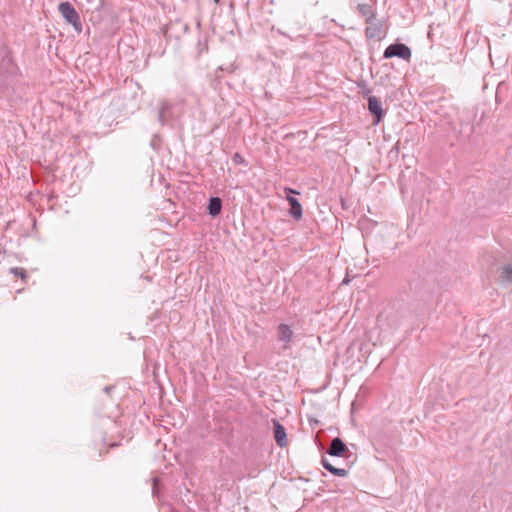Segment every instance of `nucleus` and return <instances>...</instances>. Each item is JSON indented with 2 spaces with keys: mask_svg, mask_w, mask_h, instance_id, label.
I'll return each instance as SVG.
<instances>
[{
  "mask_svg": "<svg viewBox=\"0 0 512 512\" xmlns=\"http://www.w3.org/2000/svg\"><path fill=\"white\" fill-rule=\"evenodd\" d=\"M59 12L62 17L71 24L78 32L82 30V23L78 12L75 10L70 2H62L58 6Z\"/></svg>",
  "mask_w": 512,
  "mask_h": 512,
  "instance_id": "obj_1",
  "label": "nucleus"
},
{
  "mask_svg": "<svg viewBox=\"0 0 512 512\" xmlns=\"http://www.w3.org/2000/svg\"><path fill=\"white\" fill-rule=\"evenodd\" d=\"M18 66L16 65L11 51L6 46L0 48V74L16 75Z\"/></svg>",
  "mask_w": 512,
  "mask_h": 512,
  "instance_id": "obj_2",
  "label": "nucleus"
},
{
  "mask_svg": "<svg viewBox=\"0 0 512 512\" xmlns=\"http://www.w3.org/2000/svg\"><path fill=\"white\" fill-rule=\"evenodd\" d=\"M383 57L389 59L392 57H398L404 60H409L411 57V49L403 43H394L389 45L384 53Z\"/></svg>",
  "mask_w": 512,
  "mask_h": 512,
  "instance_id": "obj_3",
  "label": "nucleus"
},
{
  "mask_svg": "<svg viewBox=\"0 0 512 512\" xmlns=\"http://www.w3.org/2000/svg\"><path fill=\"white\" fill-rule=\"evenodd\" d=\"M286 199L290 205L289 213L295 220H300L302 218V206L299 201L293 196L295 194H299L296 190L292 188L284 189Z\"/></svg>",
  "mask_w": 512,
  "mask_h": 512,
  "instance_id": "obj_4",
  "label": "nucleus"
},
{
  "mask_svg": "<svg viewBox=\"0 0 512 512\" xmlns=\"http://www.w3.org/2000/svg\"><path fill=\"white\" fill-rule=\"evenodd\" d=\"M368 110L373 117V124H379L383 118L384 110L382 108L381 101L377 97H368Z\"/></svg>",
  "mask_w": 512,
  "mask_h": 512,
  "instance_id": "obj_5",
  "label": "nucleus"
},
{
  "mask_svg": "<svg viewBox=\"0 0 512 512\" xmlns=\"http://www.w3.org/2000/svg\"><path fill=\"white\" fill-rule=\"evenodd\" d=\"M277 335L279 341L284 342L283 349H288L294 336L291 327L286 324H280L277 328Z\"/></svg>",
  "mask_w": 512,
  "mask_h": 512,
  "instance_id": "obj_6",
  "label": "nucleus"
},
{
  "mask_svg": "<svg viewBox=\"0 0 512 512\" xmlns=\"http://www.w3.org/2000/svg\"><path fill=\"white\" fill-rule=\"evenodd\" d=\"M366 23L368 24V26L365 30L366 36L369 39L380 40L384 34L383 29H382V27H383L382 23L380 21H376V19L367 21Z\"/></svg>",
  "mask_w": 512,
  "mask_h": 512,
  "instance_id": "obj_7",
  "label": "nucleus"
},
{
  "mask_svg": "<svg viewBox=\"0 0 512 512\" xmlns=\"http://www.w3.org/2000/svg\"><path fill=\"white\" fill-rule=\"evenodd\" d=\"M348 452V448L345 443L339 438L335 437L327 450V454L330 456L342 457Z\"/></svg>",
  "mask_w": 512,
  "mask_h": 512,
  "instance_id": "obj_8",
  "label": "nucleus"
},
{
  "mask_svg": "<svg viewBox=\"0 0 512 512\" xmlns=\"http://www.w3.org/2000/svg\"><path fill=\"white\" fill-rule=\"evenodd\" d=\"M274 439L277 445L281 448L288 444L286 430L278 421H274Z\"/></svg>",
  "mask_w": 512,
  "mask_h": 512,
  "instance_id": "obj_9",
  "label": "nucleus"
},
{
  "mask_svg": "<svg viewBox=\"0 0 512 512\" xmlns=\"http://www.w3.org/2000/svg\"><path fill=\"white\" fill-rule=\"evenodd\" d=\"M209 215L216 217L221 213L222 200L219 197H211L207 206Z\"/></svg>",
  "mask_w": 512,
  "mask_h": 512,
  "instance_id": "obj_10",
  "label": "nucleus"
},
{
  "mask_svg": "<svg viewBox=\"0 0 512 512\" xmlns=\"http://www.w3.org/2000/svg\"><path fill=\"white\" fill-rule=\"evenodd\" d=\"M357 9L360 15L364 18L365 22L375 20L376 13L371 5L358 4Z\"/></svg>",
  "mask_w": 512,
  "mask_h": 512,
  "instance_id": "obj_11",
  "label": "nucleus"
},
{
  "mask_svg": "<svg viewBox=\"0 0 512 512\" xmlns=\"http://www.w3.org/2000/svg\"><path fill=\"white\" fill-rule=\"evenodd\" d=\"M322 465L326 470L336 476L344 477L348 475V470L336 468L325 457L322 458Z\"/></svg>",
  "mask_w": 512,
  "mask_h": 512,
  "instance_id": "obj_12",
  "label": "nucleus"
},
{
  "mask_svg": "<svg viewBox=\"0 0 512 512\" xmlns=\"http://www.w3.org/2000/svg\"><path fill=\"white\" fill-rule=\"evenodd\" d=\"M500 281L504 284H512V262L503 266Z\"/></svg>",
  "mask_w": 512,
  "mask_h": 512,
  "instance_id": "obj_13",
  "label": "nucleus"
},
{
  "mask_svg": "<svg viewBox=\"0 0 512 512\" xmlns=\"http://www.w3.org/2000/svg\"><path fill=\"white\" fill-rule=\"evenodd\" d=\"M170 110H171V104L168 101L163 100L161 102V107L159 109V114H158V119L162 124H164L167 121V117H168V115H170Z\"/></svg>",
  "mask_w": 512,
  "mask_h": 512,
  "instance_id": "obj_14",
  "label": "nucleus"
},
{
  "mask_svg": "<svg viewBox=\"0 0 512 512\" xmlns=\"http://www.w3.org/2000/svg\"><path fill=\"white\" fill-rule=\"evenodd\" d=\"M9 272L13 274L15 277H19L25 283L29 278L28 273L24 268L12 267L9 269Z\"/></svg>",
  "mask_w": 512,
  "mask_h": 512,
  "instance_id": "obj_15",
  "label": "nucleus"
},
{
  "mask_svg": "<svg viewBox=\"0 0 512 512\" xmlns=\"http://www.w3.org/2000/svg\"><path fill=\"white\" fill-rule=\"evenodd\" d=\"M367 393H368V388L361 386L356 397L354 398V410L356 409L357 403L361 402Z\"/></svg>",
  "mask_w": 512,
  "mask_h": 512,
  "instance_id": "obj_16",
  "label": "nucleus"
},
{
  "mask_svg": "<svg viewBox=\"0 0 512 512\" xmlns=\"http://www.w3.org/2000/svg\"><path fill=\"white\" fill-rule=\"evenodd\" d=\"M357 85H358V87L362 88V93H363L364 97L368 98L369 96H371L370 95V93H371L370 89L366 88L365 85H363V82H357Z\"/></svg>",
  "mask_w": 512,
  "mask_h": 512,
  "instance_id": "obj_17",
  "label": "nucleus"
},
{
  "mask_svg": "<svg viewBox=\"0 0 512 512\" xmlns=\"http://www.w3.org/2000/svg\"><path fill=\"white\" fill-rule=\"evenodd\" d=\"M232 159L235 164H243L244 163V158L239 153H235L233 155Z\"/></svg>",
  "mask_w": 512,
  "mask_h": 512,
  "instance_id": "obj_18",
  "label": "nucleus"
},
{
  "mask_svg": "<svg viewBox=\"0 0 512 512\" xmlns=\"http://www.w3.org/2000/svg\"><path fill=\"white\" fill-rule=\"evenodd\" d=\"M341 205L344 210L348 209L350 207L349 200L341 198Z\"/></svg>",
  "mask_w": 512,
  "mask_h": 512,
  "instance_id": "obj_19",
  "label": "nucleus"
},
{
  "mask_svg": "<svg viewBox=\"0 0 512 512\" xmlns=\"http://www.w3.org/2000/svg\"><path fill=\"white\" fill-rule=\"evenodd\" d=\"M113 389H114V386H106V387L104 388V392H105L106 394H110V392H111Z\"/></svg>",
  "mask_w": 512,
  "mask_h": 512,
  "instance_id": "obj_20",
  "label": "nucleus"
},
{
  "mask_svg": "<svg viewBox=\"0 0 512 512\" xmlns=\"http://www.w3.org/2000/svg\"><path fill=\"white\" fill-rule=\"evenodd\" d=\"M349 281H350V280H349V274H348V272H347V273H346L345 278L343 279V283H344V284H347Z\"/></svg>",
  "mask_w": 512,
  "mask_h": 512,
  "instance_id": "obj_21",
  "label": "nucleus"
},
{
  "mask_svg": "<svg viewBox=\"0 0 512 512\" xmlns=\"http://www.w3.org/2000/svg\"><path fill=\"white\" fill-rule=\"evenodd\" d=\"M118 444L117 443H112L110 444V447H116Z\"/></svg>",
  "mask_w": 512,
  "mask_h": 512,
  "instance_id": "obj_22",
  "label": "nucleus"
},
{
  "mask_svg": "<svg viewBox=\"0 0 512 512\" xmlns=\"http://www.w3.org/2000/svg\"><path fill=\"white\" fill-rule=\"evenodd\" d=\"M155 486H156V480H154V483H153V490H155Z\"/></svg>",
  "mask_w": 512,
  "mask_h": 512,
  "instance_id": "obj_23",
  "label": "nucleus"
},
{
  "mask_svg": "<svg viewBox=\"0 0 512 512\" xmlns=\"http://www.w3.org/2000/svg\"><path fill=\"white\" fill-rule=\"evenodd\" d=\"M214 2H215L216 4H219V3H220V0H214Z\"/></svg>",
  "mask_w": 512,
  "mask_h": 512,
  "instance_id": "obj_24",
  "label": "nucleus"
}]
</instances>
